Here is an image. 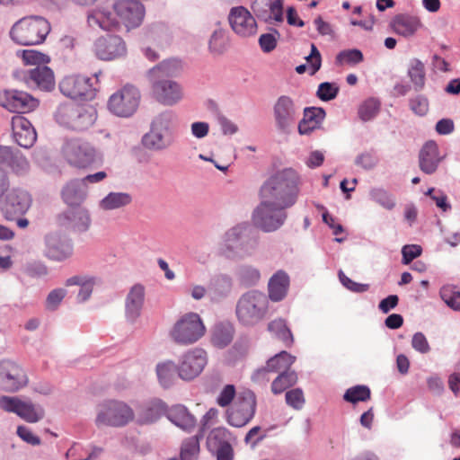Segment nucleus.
<instances>
[{
	"mask_svg": "<svg viewBox=\"0 0 460 460\" xmlns=\"http://www.w3.org/2000/svg\"><path fill=\"white\" fill-rule=\"evenodd\" d=\"M297 376L294 371L281 372L271 384V391L275 394H281L287 388L295 385Z\"/></svg>",
	"mask_w": 460,
	"mask_h": 460,
	"instance_id": "48",
	"label": "nucleus"
},
{
	"mask_svg": "<svg viewBox=\"0 0 460 460\" xmlns=\"http://www.w3.org/2000/svg\"><path fill=\"white\" fill-rule=\"evenodd\" d=\"M199 451V444L195 437L186 439L181 446V460H195Z\"/></svg>",
	"mask_w": 460,
	"mask_h": 460,
	"instance_id": "56",
	"label": "nucleus"
},
{
	"mask_svg": "<svg viewBox=\"0 0 460 460\" xmlns=\"http://www.w3.org/2000/svg\"><path fill=\"white\" fill-rule=\"evenodd\" d=\"M408 76L416 91L424 88L426 73L424 64L418 58H411L408 65Z\"/></svg>",
	"mask_w": 460,
	"mask_h": 460,
	"instance_id": "43",
	"label": "nucleus"
},
{
	"mask_svg": "<svg viewBox=\"0 0 460 460\" xmlns=\"http://www.w3.org/2000/svg\"><path fill=\"white\" fill-rule=\"evenodd\" d=\"M97 118V111L92 105L62 103L55 112L57 123L64 128L80 132L91 128L95 124Z\"/></svg>",
	"mask_w": 460,
	"mask_h": 460,
	"instance_id": "4",
	"label": "nucleus"
},
{
	"mask_svg": "<svg viewBox=\"0 0 460 460\" xmlns=\"http://www.w3.org/2000/svg\"><path fill=\"white\" fill-rule=\"evenodd\" d=\"M233 437L231 432L223 427H218L211 430L208 437V445L210 450H217L218 448L231 446Z\"/></svg>",
	"mask_w": 460,
	"mask_h": 460,
	"instance_id": "45",
	"label": "nucleus"
},
{
	"mask_svg": "<svg viewBox=\"0 0 460 460\" xmlns=\"http://www.w3.org/2000/svg\"><path fill=\"white\" fill-rule=\"evenodd\" d=\"M439 295L444 303L454 311L460 312V290L453 286H443Z\"/></svg>",
	"mask_w": 460,
	"mask_h": 460,
	"instance_id": "49",
	"label": "nucleus"
},
{
	"mask_svg": "<svg viewBox=\"0 0 460 460\" xmlns=\"http://www.w3.org/2000/svg\"><path fill=\"white\" fill-rule=\"evenodd\" d=\"M101 284V279L95 275L78 274L72 276L65 281L66 287L78 286L79 291L76 295L78 303H85L92 296L93 288Z\"/></svg>",
	"mask_w": 460,
	"mask_h": 460,
	"instance_id": "31",
	"label": "nucleus"
},
{
	"mask_svg": "<svg viewBox=\"0 0 460 460\" xmlns=\"http://www.w3.org/2000/svg\"><path fill=\"white\" fill-rule=\"evenodd\" d=\"M207 361V353L204 349L195 348L188 350L180 361L179 376L183 380H192L202 372Z\"/></svg>",
	"mask_w": 460,
	"mask_h": 460,
	"instance_id": "20",
	"label": "nucleus"
},
{
	"mask_svg": "<svg viewBox=\"0 0 460 460\" xmlns=\"http://www.w3.org/2000/svg\"><path fill=\"white\" fill-rule=\"evenodd\" d=\"M380 102L374 97L367 99L358 108V116L363 121L373 119L380 110Z\"/></svg>",
	"mask_w": 460,
	"mask_h": 460,
	"instance_id": "51",
	"label": "nucleus"
},
{
	"mask_svg": "<svg viewBox=\"0 0 460 460\" xmlns=\"http://www.w3.org/2000/svg\"><path fill=\"white\" fill-rule=\"evenodd\" d=\"M132 202V196L128 192L111 191L99 201V208L105 211L119 209Z\"/></svg>",
	"mask_w": 460,
	"mask_h": 460,
	"instance_id": "41",
	"label": "nucleus"
},
{
	"mask_svg": "<svg viewBox=\"0 0 460 460\" xmlns=\"http://www.w3.org/2000/svg\"><path fill=\"white\" fill-rule=\"evenodd\" d=\"M305 59L309 74L311 75H314L320 69L322 65L321 54L314 44H311V53Z\"/></svg>",
	"mask_w": 460,
	"mask_h": 460,
	"instance_id": "63",
	"label": "nucleus"
},
{
	"mask_svg": "<svg viewBox=\"0 0 460 460\" xmlns=\"http://www.w3.org/2000/svg\"><path fill=\"white\" fill-rule=\"evenodd\" d=\"M237 278L245 287L255 286L261 279L260 270L252 265L244 264L238 268Z\"/></svg>",
	"mask_w": 460,
	"mask_h": 460,
	"instance_id": "47",
	"label": "nucleus"
},
{
	"mask_svg": "<svg viewBox=\"0 0 460 460\" xmlns=\"http://www.w3.org/2000/svg\"><path fill=\"white\" fill-rule=\"evenodd\" d=\"M296 357L290 355L287 351L280 353L270 358L266 364L265 367L257 369L252 376L254 382H261L265 380V376L268 372H284L295 362Z\"/></svg>",
	"mask_w": 460,
	"mask_h": 460,
	"instance_id": "27",
	"label": "nucleus"
},
{
	"mask_svg": "<svg viewBox=\"0 0 460 460\" xmlns=\"http://www.w3.org/2000/svg\"><path fill=\"white\" fill-rule=\"evenodd\" d=\"M269 199H261V203L253 212V221L262 231L270 233L280 228L287 217L286 209Z\"/></svg>",
	"mask_w": 460,
	"mask_h": 460,
	"instance_id": "12",
	"label": "nucleus"
},
{
	"mask_svg": "<svg viewBox=\"0 0 460 460\" xmlns=\"http://www.w3.org/2000/svg\"><path fill=\"white\" fill-rule=\"evenodd\" d=\"M149 80L152 95L159 103L173 106L183 99V88L178 82L167 78Z\"/></svg>",
	"mask_w": 460,
	"mask_h": 460,
	"instance_id": "18",
	"label": "nucleus"
},
{
	"mask_svg": "<svg viewBox=\"0 0 460 460\" xmlns=\"http://www.w3.org/2000/svg\"><path fill=\"white\" fill-rule=\"evenodd\" d=\"M144 302L145 288L140 284H135L125 299V314L128 322L134 323L139 318Z\"/></svg>",
	"mask_w": 460,
	"mask_h": 460,
	"instance_id": "28",
	"label": "nucleus"
},
{
	"mask_svg": "<svg viewBox=\"0 0 460 460\" xmlns=\"http://www.w3.org/2000/svg\"><path fill=\"white\" fill-rule=\"evenodd\" d=\"M209 50L214 54H222L226 47V32L223 29H217L213 31L209 42Z\"/></svg>",
	"mask_w": 460,
	"mask_h": 460,
	"instance_id": "54",
	"label": "nucleus"
},
{
	"mask_svg": "<svg viewBox=\"0 0 460 460\" xmlns=\"http://www.w3.org/2000/svg\"><path fill=\"white\" fill-rule=\"evenodd\" d=\"M268 329L285 342H290L293 340L292 333L283 319H276L270 322Z\"/></svg>",
	"mask_w": 460,
	"mask_h": 460,
	"instance_id": "53",
	"label": "nucleus"
},
{
	"mask_svg": "<svg viewBox=\"0 0 460 460\" xmlns=\"http://www.w3.org/2000/svg\"><path fill=\"white\" fill-rule=\"evenodd\" d=\"M228 21L232 30L241 37H250L257 31V23L254 17L243 6L231 8Z\"/></svg>",
	"mask_w": 460,
	"mask_h": 460,
	"instance_id": "23",
	"label": "nucleus"
},
{
	"mask_svg": "<svg viewBox=\"0 0 460 460\" xmlns=\"http://www.w3.org/2000/svg\"><path fill=\"white\" fill-rule=\"evenodd\" d=\"M145 16L143 4L137 0H117L111 6H99L87 16L91 27L113 30L121 23L127 29L138 27Z\"/></svg>",
	"mask_w": 460,
	"mask_h": 460,
	"instance_id": "1",
	"label": "nucleus"
},
{
	"mask_svg": "<svg viewBox=\"0 0 460 460\" xmlns=\"http://www.w3.org/2000/svg\"><path fill=\"white\" fill-rule=\"evenodd\" d=\"M140 99L139 90L136 86L128 84L110 96L107 108L114 116L129 118L137 111Z\"/></svg>",
	"mask_w": 460,
	"mask_h": 460,
	"instance_id": "9",
	"label": "nucleus"
},
{
	"mask_svg": "<svg viewBox=\"0 0 460 460\" xmlns=\"http://www.w3.org/2000/svg\"><path fill=\"white\" fill-rule=\"evenodd\" d=\"M59 224L78 233L86 232L91 226L89 211L83 207H71L58 217Z\"/></svg>",
	"mask_w": 460,
	"mask_h": 460,
	"instance_id": "24",
	"label": "nucleus"
},
{
	"mask_svg": "<svg viewBox=\"0 0 460 460\" xmlns=\"http://www.w3.org/2000/svg\"><path fill=\"white\" fill-rule=\"evenodd\" d=\"M93 50L98 58L110 61L124 57L127 47L121 37L109 34L95 40Z\"/></svg>",
	"mask_w": 460,
	"mask_h": 460,
	"instance_id": "21",
	"label": "nucleus"
},
{
	"mask_svg": "<svg viewBox=\"0 0 460 460\" xmlns=\"http://www.w3.org/2000/svg\"><path fill=\"white\" fill-rule=\"evenodd\" d=\"M18 54L22 55V58L26 65H44L49 61V58L45 54L34 49H25L19 51Z\"/></svg>",
	"mask_w": 460,
	"mask_h": 460,
	"instance_id": "59",
	"label": "nucleus"
},
{
	"mask_svg": "<svg viewBox=\"0 0 460 460\" xmlns=\"http://www.w3.org/2000/svg\"><path fill=\"white\" fill-rule=\"evenodd\" d=\"M43 254L49 260L61 262L68 260L74 253L72 240L60 232H50L44 237Z\"/></svg>",
	"mask_w": 460,
	"mask_h": 460,
	"instance_id": "16",
	"label": "nucleus"
},
{
	"mask_svg": "<svg viewBox=\"0 0 460 460\" xmlns=\"http://www.w3.org/2000/svg\"><path fill=\"white\" fill-rule=\"evenodd\" d=\"M420 26L419 19L408 14H398L391 22V27L394 31L403 37L412 36Z\"/></svg>",
	"mask_w": 460,
	"mask_h": 460,
	"instance_id": "40",
	"label": "nucleus"
},
{
	"mask_svg": "<svg viewBox=\"0 0 460 460\" xmlns=\"http://www.w3.org/2000/svg\"><path fill=\"white\" fill-rule=\"evenodd\" d=\"M168 420L185 431H191L196 426V418L181 404H176L166 411Z\"/></svg>",
	"mask_w": 460,
	"mask_h": 460,
	"instance_id": "35",
	"label": "nucleus"
},
{
	"mask_svg": "<svg viewBox=\"0 0 460 460\" xmlns=\"http://www.w3.org/2000/svg\"><path fill=\"white\" fill-rule=\"evenodd\" d=\"M242 233L243 236L240 238V243L238 244L237 259L252 256L256 252L259 244L258 236L249 224L243 223Z\"/></svg>",
	"mask_w": 460,
	"mask_h": 460,
	"instance_id": "39",
	"label": "nucleus"
},
{
	"mask_svg": "<svg viewBox=\"0 0 460 460\" xmlns=\"http://www.w3.org/2000/svg\"><path fill=\"white\" fill-rule=\"evenodd\" d=\"M28 381L25 371L18 364L10 360L0 361V390L15 393L25 387Z\"/></svg>",
	"mask_w": 460,
	"mask_h": 460,
	"instance_id": "19",
	"label": "nucleus"
},
{
	"mask_svg": "<svg viewBox=\"0 0 460 460\" xmlns=\"http://www.w3.org/2000/svg\"><path fill=\"white\" fill-rule=\"evenodd\" d=\"M182 71V63L178 58L164 59L148 72L149 79L177 76Z\"/></svg>",
	"mask_w": 460,
	"mask_h": 460,
	"instance_id": "37",
	"label": "nucleus"
},
{
	"mask_svg": "<svg viewBox=\"0 0 460 460\" xmlns=\"http://www.w3.org/2000/svg\"><path fill=\"white\" fill-rule=\"evenodd\" d=\"M378 158L376 155L370 152H365L358 155L355 159V164L360 166L364 170H372L378 164Z\"/></svg>",
	"mask_w": 460,
	"mask_h": 460,
	"instance_id": "62",
	"label": "nucleus"
},
{
	"mask_svg": "<svg viewBox=\"0 0 460 460\" xmlns=\"http://www.w3.org/2000/svg\"><path fill=\"white\" fill-rule=\"evenodd\" d=\"M273 116L276 128L284 133H288L299 116V107L291 97L281 95L274 103Z\"/></svg>",
	"mask_w": 460,
	"mask_h": 460,
	"instance_id": "17",
	"label": "nucleus"
},
{
	"mask_svg": "<svg viewBox=\"0 0 460 460\" xmlns=\"http://www.w3.org/2000/svg\"><path fill=\"white\" fill-rule=\"evenodd\" d=\"M176 367L175 364L171 361L160 362L156 365L155 371L159 384L164 388L171 387L176 379Z\"/></svg>",
	"mask_w": 460,
	"mask_h": 460,
	"instance_id": "42",
	"label": "nucleus"
},
{
	"mask_svg": "<svg viewBox=\"0 0 460 460\" xmlns=\"http://www.w3.org/2000/svg\"><path fill=\"white\" fill-rule=\"evenodd\" d=\"M370 389L367 385H355L347 389L343 399L355 404L358 402H367L370 399Z\"/></svg>",
	"mask_w": 460,
	"mask_h": 460,
	"instance_id": "52",
	"label": "nucleus"
},
{
	"mask_svg": "<svg viewBox=\"0 0 460 460\" xmlns=\"http://www.w3.org/2000/svg\"><path fill=\"white\" fill-rule=\"evenodd\" d=\"M63 152L68 164L76 168L86 169L103 163L102 153L86 141L68 140L64 145Z\"/></svg>",
	"mask_w": 460,
	"mask_h": 460,
	"instance_id": "8",
	"label": "nucleus"
},
{
	"mask_svg": "<svg viewBox=\"0 0 460 460\" xmlns=\"http://www.w3.org/2000/svg\"><path fill=\"white\" fill-rule=\"evenodd\" d=\"M0 409L16 414L28 423H37L45 418V410L40 404L18 396H0Z\"/></svg>",
	"mask_w": 460,
	"mask_h": 460,
	"instance_id": "14",
	"label": "nucleus"
},
{
	"mask_svg": "<svg viewBox=\"0 0 460 460\" xmlns=\"http://www.w3.org/2000/svg\"><path fill=\"white\" fill-rule=\"evenodd\" d=\"M164 411L165 405L162 401H152L145 407L142 414L138 418V421L142 424L155 422Z\"/></svg>",
	"mask_w": 460,
	"mask_h": 460,
	"instance_id": "46",
	"label": "nucleus"
},
{
	"mask_svg": "<svg viewBox=\"0 0 460 460\" xmlns=\"http://www.w3.org/2000/svg\"><path fill=\"white\" fill-rule=\"evenodd\" d=\"M242 229L243 223L231 227L223 234L217 247L219 255L230 260L237 259L238 244L240 243V238L243 236Z\"/></svg>",
	"mask_w": 460,
	"mask_h": 460,
	"instance_id": "29",
	"label": "nucleus"
},
{
	"mask_svg": "<svg viewBox=\"0 0 460 460\" xmlns=\"http://www.w3.org/2000/svg\"><path fill=\"white\" fill-rule=\"evenodd\" d=\"M50 30V23L44 17L26 16L12 26L10 37L19 45H37L45 40Z\"/></svg>",
	"mask_w": 460,
	"mask_h": 460,
	"instance_id": "5",
	"label": "nucleus"
},
{
	"mask_svg": "<svg viewBox=\"0 0 460 460\" xmlns=\"http://www.w3.org/2000/svg\"><path fill=\"white\" fill-rule=\"evenodd\" d=\"M135 418L133 409L124 401L109 399L96 406L95 424L98 428H121Z\"/></svg>",
	"mask_w": 460,
	"mask_h": 460,
	"instance_id": "7",
	"label": "nucleus"
},
{
	"mask_svg": "<svg viewBox=\"0 0 460 460\" xmlns=\"http://www.w3.org/2000/svg\"><path fill=\"white\" fill-rule=\"evenodd\" d=\"M286 402L295 410H301L305 404L302 389L296 388L286 393Z\"/></svg>",
	"mask_w": 460,
	"mask_h": 460,
	"instance_id": "61",
	"label": "nucleus"
},
{
	"mask_svg": "<svg viewBox=\"0 0 460 460\" xmlns=\"http://www.w3.org/2000/svg\"><path fill=\"white\" fill-rule=\"evenodd\" d=\"M67 294L66 289L58 288L51 290L47 296L45 301L46 309L49 311H55L58 308L63 299Z\"/></svg>",
	"mask_w": 460,
	"mask_h": 460,
	"instance_id": "58",
	"label": "nucleus"
},
{
	"mask_svg": "<svg viewBox=\"0 0 460 460\" xmlns=\"http://www.w3.org/2000/svg\"><path fill=\"white\" fill-rule=\"evenodd\" d=\"M234 335L233 326L229 323H217L212 332V343L218 348H225L231 343Z\"/></svg>",
	"mask_w": 460,
	"mask_h": 460,
	"instance_id": "44",
	"label": "nucleus"
},
{
	"mask_svg": "<svg viewBox=\"0 0 460 460\" xmlns=\"http://www.w3.org/2000/svg\"><path fill=\"white\" fill-rule=\"evenodd\" d=\"M369 197L372 200L387 210H392L396 204L393 195L383 188L371 189L369 191Z\"/></svg>",
	"mask_w": 460,
	"mask_h": 460,
	"instance_id": "50",
	"label": "nucleus"
},
{
	"mask_svg": "<svg viewBox=\"0 0 460 460\" xmlns=\"http://www.w3.org/2000/svg\"><path fill=\"white\" fill-rule=\"evenodd\" d=\"M12 130L14 141L22 147L30 148L37 139V133L29 119L23 116H13Z\"/></svg>",
	"mask_w": 460,
	"mask_h": 460,
	"instance_id": "25",
	"label": "nucleus"
},
{
	"mask_svg": "<svg viewBox=\"0 0 460 460\" xmlns=\"http://www.w3.org/2000/svg\"><path fill=\"white\" fill-rule=\"evenodd\" d=\"M269 310V298L258 290H250L243 294L235 307L239 323L244 326H254L261 322Z\"/></svg>",
	"mask_w": 460,
	"mask_h": 460,
	"instance_id": "6",
	"label": "nucleus"
},
{
	"mask_svg": "<svg viewBox=\"0 0 460 460\" xmlns=\"http://www.w3.org/2000/svg\"><path fill=\"white\" fill-rule=\"evenodd\" d=\"M38 104L37 99L22 91L9 90L0 93V105L11 112H28L35 109Z\"/></svg>",
	"mask_w": 460,
	"mask_h": 460,
	"instance_id": "22",
	"label": "nucleus"
},
{
	"mask_svg": "<svg viewBox=\"0 0 460 460\" xmlns=\"http://www.w3.org/2000/svg\"><path fill=\"white\" fill-rule=\"evenodd\" d=\"M422 248L418 244H406L402 248V260L404 265L410 264L414 259L421 255Z\"/></svg>",
	"mask_w": 460,
	"mask_h": 460,
	"instance_id": "64",
	"label": "nucleus"
},
{
	"mask_svg": "<svg viewBox=\"0 0 460 460\" xmlns=\"http://www.w3.org/2000/svg\"><path fill=\"white\" fill-rule=\"evenodd\" d=\"M289 277L284 270H278L268 283L269 298L273 302L283 300L289 288Z\"/></svg>",
	"mask_w": 460,
	"mask_h": 460,
	"instance_id": "36",
	"label": "nucleus"
},
{
	"mask_svg": "<svg viewBox=\"0 0 460 460\" xmlns=\"http://www.w3.org/2000/svg\"><path fill=\"white\" fill-rule=\"evenodd\" d=\"M206 327L197 313L183 314L170 332L172 339L178 344L190 345L204 336Z\"/></svg>",
	"mask_w": 460,
	"mask_h": 460,
	"instance_id": "10",
	"label": "nucleus"
},
{
	"mask_svg": "<svg viewBox=\"0 0 460 460\" xmlns=\"http://www.w3.org/2000/svg\"><path fill=\"white\" fill-rule=\"evenodd\" d=\"M234 286L233 278L226 273L215 275L208 284V295L212 301H221L226 298L232 292Z\"/></svg>",
	"mask_w": 460,
	"mask_h": 460,
	"instance_id": "33",
	"label": "nucleus"
},
{
	"mask_svg": "<svg viewBox=\"0 0 460 460\" xmlns=\"http://www.w3.org/2000/svg\"><path fill=\"white\" fill-rule=\"evenodd\" d=\"M102 72L95 73L93 77L81 75L65 76L58 84L60 93L70 99L92 100L94 98L97 88L95 84L99 81Z\"/></svg>",
	"mask_w": 460,
	"mask_h": 460,
	"instance_id": "11",
	"label": "nucleus"
},
{
	"mask_svg": "<svg viewBox=\"0 0 460 460\" xmlns=\"http://www.w3.org/2000/svg\"><path fill=\"white\" fill-rule=\"evenodd\" d=\"M443 159L444 157L440 155L437 143L428 141L420 151V169L426 174H433Z\"/></svg>",
	"mask_w": 460,
	"mask_h": 460,
	"instance_id": "30",
	"label": "nucleus"
},
{
	"mask_svg": "<svg viewBox=\"0 0 460 460\" xmlns=\"http://www.w3.org/2000/svg\"><path fill=\"white\" fill-rule=\"evenodd\" d=\"M26 82L31 86L49 92L55 87L54 73L46 66H37L28 71Z\"/></svg>",
	"mask_w": 460,
	"mask_h": 460,
	"instance_id": "32",
	"label": "nucleus"
},
{
	"mask_svg": "<svg viewBox=\"0 0 460 460\" xmlns=\"http://www.w3.org/2000/svg\"><path fill=\"white\" fill-rule=\"evenodd\" d=\"M325 117V111L322 108H306L304 111V118L298 123V132L301 135H308L320 124Z\"/></svg>",
	"mask_w": 460,
	"mask_h": 460,
	"instance_id": "38",
	"label": "nucleus"
},
{
	"mask_svg": "<svg viewBox=\"0 0 460 460\" xmlns=\"http://www.w3.org/2000/svg\"><path fill=\"white\" fill-rule=\"evenodd\" d=\"M1 201V211L4 217L13 221L18 216L24 215L32 203L31 195L24 189H9Z\"/></svg>",
	"mask_w": 460,
	"mask_h": 460,
	"instance_id": "15",
	"label": "nucleus"
},
{
	"mask_svg": "<svg viewBox=\"0 0 460 460\" xmlns=\"http://www.w3.org/2000/svg\"><path fill=\"white\" fill-rule=\"evenodd\" d=\"M177 115L165 111L151 121L149 130L141 137L144 148L153 152H163L172 147L176 140Z\"/></svg>",
	"mask_w": 460,
	"mask_h": 460,
	"instance_id": "3",
	"label": "nucleus"
},
{
	"mask_svg": "<svg viewBox=\"0 0 460 460\" xmlns=\"http://www.w3.org/2000/svg\"><path fill=\"white\" fill-rule=\"evenodd\" d=\"M284 0H254L252 8L254 13L261 19L271 23L282 22Z\"/></svg>",
	"mask_w": 460,
	"mask_h": 460,
	"instance_id": "26",
	"label": "nucleus"
},
{
	"mask_svg": "<svg viewBox=\"0 0 460 460\" xmlns=\"http://www.w3.org/2000/svg\"><path fill=\"white\" fill-rule=\"evenodd\" d=\"M409 106L414 114L418 116H424L429 111V103L425 95L418 94L409 100Z\"/></svg>",
	"mask_w": 460,
	"mask_h": 460,
	"instance_id": "60",
	"label": "nucleus"
},
{
	"mask_svg": "<svg viewBox=\"0 0 460 460\" xmlns=\"http://www.w3.org/2000/svg\"><path fill=\"white\" fill-rule=\"evenodd\" d=\"M301 175L293 168L273 173L261 187V198L269 199L282 208H292L298 199Z\"/></svg>",
	"mask_w": 460,
	"mask_h": 460,
	"instance_id": "2",
	"label": "nucleus"
},
{
	"mask_svg": "<svg viewBox=\"0 0 460 460\" xmlns=\"http://www.w3.org/2000/svg\"><path fill=\"white\" fill-rule=\"evenodd\" d=\"M363 54L359 49H352L341 51L336 57V62L339 65H357L363 61Z\"/></svg>",
	"mask_w": 460,
	"mask_h": 460,
	"instance_id": "55",
	"label": "nucleus"
},
{
	"mask_svg": "<svg viewBox=\"0 0 460 460\" xmlns=\"http://www.w3.org/2000/svg\"><path fill=\"white\" fill-rule=\"evenodd\" d=\"M8 165L12 172L18 176L25 175L30 171L27 158L19 152H15Z\"/></svg>",
	"mask_w": 460,
	"mask_h": 460,
	"instance_id": "57",
	"label": "nucleus"
},
{
	"mask_svg": "<svg viewBox=\"0 0 460 460\" xmlns=\"http://www.w3.org/2000/svg\"><path fill=\"white\" fill-rule=\"evenodd\" d=\"M256 407V396L252 391L240 392L234 403L226 411L228 424L235 428L244 427L254 417Z\"/></svg>",
	"mask_w": 460,
	"mask_h": 460,
	"instance_id": "13",
	"label": "nucleus"
},
{
	"mask_svg": "<svg viewBox=\"0 0 460 460\" xmlns=\"http://www.w3.org/2000/svg\"><path fill=\"white\" fill-rule=\"evenodd\" d=\"M88 193V186L82 179L69 181L62 190L64 201L70 207H77L83 203Z\"/></svg>",
	"mask_w": 460,
	"mask_h": 460,
	"instance_id": "34",
	"label": "nucleus"
}]
</instances>
